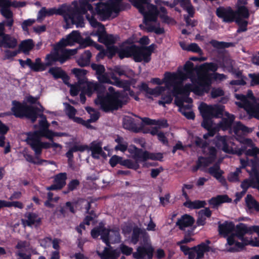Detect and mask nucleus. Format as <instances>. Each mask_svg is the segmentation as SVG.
<instances>
[{
  "label": "nucleus",
  "mask_w": 259,
  "mask_h": 259,
  "mask_svg": "<svg viewBox=\"0 0 259 259\" xmlns=\"http://www.w3.org/2000/svg\"><path fill=\"white\" fill-rule=\"evenodd\" d=\"M128 152L132 155L135 161L129 159H122L121 165L135 170L140 168L139 163L140 162H145L148 159L162 161L163 158L161 153H151L137 148L136 146L131 147L128 149Z\"/></svg>",
  "instance_id": "1"
},
{
  "label": "nucleus",
  "mask_w": 259,
  "mask_h": 259,
  "mask_svg": "<svg viewBox=\"0 0 259 259\" xmlns=\"http://www.w3.org/2000/svg\"><path fill=\"white\" fill-rule=\"evenodd\" d=\"M109 90V93L105 96H98L95 101L96 104L100 105L101 109L105 112L117 110L125 104L120 99L123 97L121 93L114 91L113 87H110Z\"/></svg>",
  "instance_id": "2"
},
{
  "label": "nucleus",
  "mask_w": 259,
  "mask_h": 259,
  "mask_svg": "<svg viewBox=\"0 0 259 259\" xmlns=\"http://www.w3.org/2000/svg\"><path fill=\"white\" fill-rule=\"evenodd\" d=\"M12 105V113L8 112L6 113L7 115L12 114L15 117L21 119L25 117L30 119L32 123H34L36 121L38 113L41 112L37 107L28 105L26 103H21L16 100L13 101Z\"/></svg>",
  "instance_id": "3"
},
{
  "label": "nucleus",
  "mask_w": 259,
  "mask_h": 259,
  "mask_svg": "<svg viewBox=\"0 0 259 259\" xmlns=\"http://www.w3.org/2000/svg\"><path fill=\"white\" fill-rule=\"evenodd\" d=\"M199 110L203 118L201 126L206 130H216L215 127L213 126L212 118L222 116L223 107L217 105H208L202 102L199 106Z\"/></svg>",
  "instance_id": "4"
},
{
  "label": "nucleus",
  "mask_w": 259,
  "mask_h": 259,
  "mask_svg": "<svg viewBox=\"0 0 259 259\" xmlns=\"http://www.w3.org/2000/svg\"><path fill=\"white\" fill-rule=\"evenodd\" d=\"M192 84L187 83L185 85L181 84L175 85L173 88V95H181L182 97L189 96L191 92L202 96L205 93L203 86L198 83V76L196 78H191Z\"/></svg>",
  "instance_id": "5"
},
{
  "label": "nucleus",
  "mask_w": 259,
  "mask_h": 259,
  "mask_svg": "<svg viewBox=\"0 0 259 259\" xmlns=\"http://www.w3.org/2000/svg\"><path fill=\"white\" fill-rule=\"evenodd\" d=\"M97 1L98 2L94 3L93 5L96 6L94 9L95 14L98 16L101 21L108 20L111 17L113 11L118 13L120 11L123 10V9L121 8V5H112L108 3L101 2L102 0Z\"/></svg>",
  "instance_id": "6"
},
{
  "label": "nucleus",
  "mask_w": 259,
  "mask_h": 259,
  "mask_svg": "<svg viewBox=\"0 0 259 259\" xmlns=\"http://www.w3.org/2000/svg\"><path fill=\"white\" fill-rule=\"evenodd\" d=\"M206 243L201 242L200 244L189 247L187 246H180V250L185 255H188V259H202L204 257V253L209 251L210 247L208 244L210 241H206Z\"/></svg>",
  "instance_id": "7"
},
{
  "label": "nucleus",
  "mask_w": 259,
  "mask_h": 259,
  "mask_svg": "<svg viewBox=\"0 0 259 259\" xmlns=\"http://www.w3.org/2000/svg\"><path fill=\"white\" fill-rule=\"evenodd\" d=\"M96 0H79V6L76 1H73L72 4L74 7L66 4V13H73L74 14L85 15L87 14V11H89L91 13H93L94 8L92 4Z\"/></svg>",
  "instance_id": "8"
},
{
  "label": "nucleus",
  "mask_w": 259,
  "mask_h": 259,
  "mask_svg": "<svg viewBox=\"0 0 259 259\" xmlns=\"http://www.w3.org/2000/svg\"><path fill=\"white\" fill-rule=\"evenodd\" d=\"M156 47L154 44L149 46H138L135 45L133 60L136 62L144 61L146 63H149Z\"/></svg>",
  "instance_id": "9"
},
{
  "label": "nucleus",
  "mask_w": 259,
  "mask_h": 259,
  "mask_svg": "<svg viewBox=\"0 0 259 259\" xmlns=\"http://www.w3.org/2000/svg\"><path fill=\"white\" fill-rule=\"evenodd\" d=\"M226 75L217 72L209 73L204 72L198 74V83L203 86L205 93H208L213 80H222L226 78Z\"/></svg>",
  "instance_id": "10"
},
{
  "label": "nucleus",
  "mask_w": 259,
  "mask_h": 259,
  "mask_svg": "<svg viewBox=\"0 0 259 259\" xmlns=\"http://www.w3.org/2000/svg\"><path fill=\"white\" fill-rule=\"evenodd\" d=\"M26 135L25 141L34 152L35 158L38 159L42 153L41 138L34 131L27 132Z\"/></svg>",
  "instance_id": "11"
},
{
  "label": "nucleus",
  "mask_w": 259,
  "mask_h": 259,
  "mask_svg": "<svg viewBox=\"0 0 259 259\" xmlns=\"http://www.w3.org/2000/svg\"><path fill=\"white\" fill-rule=\"evenodd\" d=\"M105 223L104 221H101L98 225L94 227L91 231V235L93 239H97L99 236H101V239L105 244L108 242V237L109 236L110 231L109 229L105 227Z\"/></svg>",
  "instance_id": "12"
},
{
  "label": "nucleus",
  "mask_w": 259,
  "mask_h": 259,
  "mask_svg": "<svg viewBox=\"0 0 259 259\" xmlns=\"http://www.w3.org/2000/svg\"><path fill=\"white\" fill-rule=\"evenodd\" d=\"M80 33L78 31L73 30L66 38H62L54 47V49L57 51L66 46H72L74 42L78 43Z\"/></svg>",
  "instance_id": "13"
},
{
  "label": "nucleus",
  "mask_w": 259,
  "mask_h": 259,
  "mask_svg": "<svg viewBox=\"0 0 259 259\" xmlns=\"http://www.w3.org/2000/svg\"><path fill=\"white\" fill-rule=\"evenodd\" d=\"M147 11L146 10L145 8L144 12L140 13L143 15V22L145 25H148V22H156L159 15V11L157 6L153 4H148L147 5Z\"/></svg>",
  "instance_id": "14"
},
{
  "label": "nucleus",
  "mask_w": 259,
  "mask_h": 259,
  "mask_svg": "<svg viewBox=\"0 0 259 259\" xmlns=\"http://www.w3.org/2000/svg\"><path fill=\"white\" fill-rule=\"evenodd\" d=\"M216 15L225 23H232L236 19L235 11L230 7H219L217 9Z\"/></svg>",
  "instance_id": "15"
},
{
  "label": "nucleus",
  "mask_w": 259,
  "mask_h": 259,
  "mask_svg": "<svg viewBox=\"0 0 259 259\" xmlns=\"http://www.w3.org/2000/svg\"><path fill=\"white\" fill-rule=\"evenodd\" d=\"M135 48V44H132L130 45V42L128 40H125L119 47V58L120 59H123L125 58H133Z\"/></svg>",
  "instance_id": "16"
},
{
  "label": "nucleus",
  "mask_w": 259,
  "mask_h": 259,
  "mask_svg": "<svg viewBox=\"0 0 259 259\" xmlns=\"http://www.w3.org/2000/svg\"><path fill=\"white\" fill-rule=\"evenodd\" d=\"M154 249L152 245L139 246L137 251L133 253V257L136 259H143L147 256V259H152Z\"/></svg>",
  "instance_id": "17"
},
{
  "label": "nucleus",
  "mask_w": 259,
  "mask_h": 259,
  "mask_svg": "<svg viewBox=\"0 0 259 259\" xmlns=\"http://www.w3.org/2000/svg\"><path fill=\"white\" fill-rule=\"evenodd\" d=\"M67 174L65 172H61L56 175L54 180V184L48 187L47 189L49 191L62 189L66 185Z\"/></svg>",
  "instance_id": "18"
},
{
  "label": "nucleus",
  "mask_w": 259,
  "mask_h": 259,
  "mask_svg": "<svg viewBox=\"0 0 259 259\" xmlns=\"http://www.w3.org/2000/svg\"><path fill=\"white\" fill-rule=\"evenodd\" d=\"M195 223L194 218L188 214H184L178 219L176 226L181 231H185L186 228L191 227Z\"/></svg>",
  "instance_id": "19"
},
{
  "label": "nucleus",
  "mask_w": 259,
  "mask_h": 259,
  "mask_svg": "<svg viewBox=\"0 0 259 259\" xmlns=\"http://www.w3.org/2000/svg\"><path fill=\"white\" fill-rule=\"evenodd\" d=\"M64 19L67 23L70 20L73 24L76 25V27H83L84 26L83 16L82 15L67 12L65 14Z\"/></svg>",
  "instance_id": "20"
},
{
  "label": "nucleus",
  "mask_w": 259,
  "mask_h": 259,
  "mask_svg": "<svg viewBox=\"0 0 259 259\" xmlns=\"http://www.w3.org/2000/svg\"><path fill=\"white\" fill-rule=\"evenodd\" d=\"M17 45V39L10 34H5L0 38V48L14 49Z\"/></svg>",
  "instance_id": "21"
},
{
  "label": "nucleus",
  "mask_w": 259,
  "mask_h": 259,
  "mask_svg": "<svg viewBox=\"0 0 259 259\" xmlns=\"http://www.w3.org/2000/svg\"><path fill=\"white\" fill-rule=\"evenodd\" d=\"M123 127L127 130L138 133L142 130V123L138 126L134 118L131 117L124 118L123 120Z\"/></svg>",
  "instance_id": "22"
},
{
  "label": "nucleus",
  "mask_w": 259,
  "mask_h": 259,
  "mask_svg": "<svg viewBox=\"0 0 259 259\" xmlns=\"http://www.w3.org/2000/svg\"><path fill=\"white\" fill-rule=\"evenodd\" d=\"M138 89L141 92H145L147 94L154 96H159L165 91L164 87L162 86H157L154 89H151L145 82H142L141 85H138Z\"/></svg>",
  "instance_id": "23"
},
{
  "label": "nucleus",
  "mask_w": 259,
  "mask_h": 259,
  "mask_svg": "<svg viewBox=\"0 0 259 259\" xmlns=\"http://www.w3.org/2000/svg\"><path fill=\"white\" fill-rule=\"evenodd\" d=\"M49 73L53 76L54 78L62 79L65 84H68L69 77L65 71L60 67H52L49 70Z\"/></svg>",
  "instance_id": "24"
},
{
  "label": "nucleus",
  "mask_w": 259,
  "mask_h": 259,
  "mask_svg": "<svg viewBox=\"0 0 259 259\" xmlns=\"http://www.w3.org/2000/svg\"><path fill=\"white\" fill-rule=\"evenodd\" d=\"M89 150L92 152V156L94 158H99V155L103 157L106 156V153L104 152L102 148V145L100 142L97 143L93 141L91 143V146L89 147Z\"/></svg>",
  "instance_id": "25"
},
{
  "label": "nucleus",
  "mask_w": 259,
  "mask_h": 259,
  "mask_svg": "<svg viewBox=\"0 0 259 259\" xmlns=\"http://www.w3.org/2000/svg\"><path fill=\"white\" fill-rule=\"evenodd\" d=\"M232 199L229 198L227 195H220L216 197H213L208 200V203L213 206V208H215L221 204L224 203H230L232 202Z\"/></svg>",
  "instance_id": "26"
},
{
  "label": "nucleus",
  "mask_w": 259,
  "mask_h": 259,
  "mask_svg": "<svg viewBox=\"0 0 259 259\" xmlns=\"http://www.w3.org/2000/svg\"><path fill=\"white\" fill-rule=\"evenodd\" d=\"M77 201H67L62 206L60 207L59 210L60 213L63 215V217H65L68 212H71L72 214H75L76 212V210L75 208V206L77 204Z\"/></svg>",
  "instance_id": "27"
},
{
  "label": "nucleus",
  "mask_w": 259,
  "mask_h": 259,
  "mask_svg": "<svg viewBox=\"0 0 259 259\" xmlns=\"http://www.w3.org/2000/svg\"><path fill=\"white\" fill-rule=\"evenodd\" d=\"M215 145L219 149H221L226 153H231L230 151V147L228 145L226 136H217Z\"/></svg>",
  "instance_id": "28"
},
{
  "label": "nucleus",
  "mask_w": 259,
  "mask_h": 259,
  "mask_svg": "<svg viewBox=\"0 0 259 259\" xmlns=\"http://www.w3.org/2000/svg\"><path fill=\"white\" fill-rule=\"evenodd\" d=\"M218 230L220 234L227 235L235 230V225L232 222L226 221L219 224Z\"/></svg>",
  "instance_id": "29"
},
{
  "label": "nucleus",
  "mask_w": 259,
  "mask_h": 259,
  "mask_svg": "<svg viewBox=\"0 0 259 259\" xmlns=\"http://www.w3.org/2000/svg\"><path fill=\"white\" fill-rule=\"evenodd\" d=\"M34 44L31 39H28L23 40L19 46L18 51L19 53L23 52L25 55H28L29 52L33 48Z\"/></svg>",
  "instance_id": "30"
},
{
  "label": "nucleus",
  "mask_w": 259,
  "mask_h": 259,
  "mask_svg": "<svg viewBox=\"0 0 259 259\" xmlns=\"http://www.w3.org/2000/svg\"><path fill=\"white\" fill-rule=\"evenodd\" d=\"M184 70L185 73H181L183 78H190L191 80V78H196L194 77V64L192 62L187 61L184 66Z\"/></svg>",
  "instance_id": "31"
},
{
  "label": "nucleus",
  "mask_w": 259,
  "mask_h": 259,
  "mask_svg": "<svg viewBox=\"0 0 259 259\" xmlns=\"http://www.w3.org/2000/svg\"><path fill=\"white\" fill-rule=\"evenodd\" d=\"M212 47L217 50H222L230 47H234L236 43L233 42L220 41L215 39H212L209 42Z\"/></svg>",
  "instance_id": "32"
},
{
  "label": "nucleus",
  "mask_w": 259,
  "mask_h": 259,
  "mask_svg": "<svg viewBox=\"0 0 259 259\" xmlns=\"http://www.w3.org/2000/svg\"><path fill=\"white\" fill-rule=\"evenodd\" d=\"M235 233L234 235L238 238V239H242L243 236L246 234H249V227H248L245 224L240 223L235 227Z\"/></svg>",
  "instance_id": "33"
},
{
  "label": "nucleus",
  "mask_w": 259,
  "mask_h": 259,
  "mask_svg": "<svg viewBox=\"0 0 259 259\" xmlns=\"http://www.w3.org/2000/svg\"><path fill=\"white\" fill-rule=\"evenodd\" d=\"M206 203L204 200H196L193 201L187 200L183 204L184 206L191 209H199L204 207Z\"/></svg>",
  "instance_id": "34"
},
{
  "label": "nucleus",
  "mask_w": 259,
  "mask_h": 259,
  "mask_svg": "<svg viewBox=\"0 0 259 259\" xmlns=\"http://www.w3.org/2000/svg\"><path fill=\"white\" fill-rule=\"evenodd\" d=\"M236 18L248 19L250 16L249 9L245 6H239L235 11Z\"/></svg>",
  "instance_id": "35"
},
{
  "label": "nucleus",
  "mask_w": 259,
  "mask_h": 259,
  "mask_svg": "<svg viewBox=\"0 0 259 259\" xmlns=\"http://www.w3.org/2000/svg\"><path fill=\"white\" fill-rule=\"evenodd\" d=\"M110 231L108 237V242L106 244L107 246H110V243H118L120 241V235L119 230L109 229Z\"/></svg>",
  "instance_id": "36"
},
{
  "label": "nucleus",
  "mask_w": 259,
  "mask_h": 259,
  "mask_svg": "<svg viewBox=\"0 0 259 259\" xmlns=\"http://www.w3.org/2000/svg\"><path fill=\"white\" fill-rule=\"evenodd\" d=\"M25 217L27 219L26 222L28 226H31L35 223L39 224L41 222V219L38 217L37 213L34 212H27L25 214Z\"/></svg>",
  "instance_id": "37"
},
{
  "label": "nucleus",
  "mask_w": 259,
  "mask_h": 259,
  "mask_svg": "<svg viewBox=\"0 0 259 259\" xmlns=\"http://www.w3.org/2000/svg\"><path fill=\"white\" fill-rule=\"evenodd\" d=\"M247 112L255 118H259V98L254 99V102L251 103Z\"/></svg>",
  "instance_id": "38"
},
{
  "label": "nucleus",
  "mask_w": 259,
  "mask_h": 259,
  "mask_svg": "<svg viewBox=\"0 0 259 259\" xmlns=\"http://www.w3.org/2000/svg\"><path fill=\"white\" fill-rule=\"evenodd\" d=\"M180 45L183 50L198 53L199 55H202L203 53L201 49L196 43H191L186 46L184 43L180 42Z\"/></svg>",
  "instance_id": "39"
},
{
  "label": "nucleus",
  "mask_w": 259,
  "mask_h": 259,
  "mask_svg": "<svg viewBox=\"0 0 259 259\" xmlns=\"http://www.w3.org/2000/svg\"><path fill=\"white\" fill-rule=\"evenodd\" d=\"M66 13V4H63L57 9L56 8L47 9V14L48 16H51L54 14L61 15L64 17Z\"/></svg>",
  "instance_id": "40"
},
{
  "label": "nucleus",
  "mask_w": 259,
  "mask_h": 259,
  "mask_svg": "<svg viewBox=\"0 0 259 259\" xmlns=\"http://www.w3.org/2000/svg\"><path fill=\"white\" fill-rule=\"evenodd\" d=\"M235 116L234 115L229 114L227 117L222 118L221 121L219 123V126L223 130H228L231 128Z\"/></svg>",
  "instance_id": "41"
},
{
  "label": "nucleus",
  "mask_w": 259,
  "mask_h": 259,
  "mask_svg": "<svg viewBox=\"0 0 259 259\" xmlns=\"http://www.w3.org/2000/svg\"><path fill=\"white\" fill-rule=\"evenodd\" d=\"M245 203L248 209H254L256 211H259V203L250 194L247 195L245 198Z\"/></svg>",
  "instance_id": "42"
},
{
  "label": "nucleus",
  "mask_w": 259,
  "mask_h": 259,
  "mask_svg": "<svg viewBox=\"0 0 259 259\" xmlns=\"http://www.w3.org/2000/svg\"><path fill=\"white\" fill-rule=\"evenodd\" d=\"M41 138L45 137L48 139L50 141H53V137L59 136L60 134L57 132H54L48 128L44 130V131H34Z\"/></svg>",
  "instance_id": "43"
},
{
  "label": "nucleus",
  "mask_w": 259,
  "mask_h": 259,
  "mask_svg": "<svg viewBox=\"0 0 259 259\" xmlns=\"http://www.w3.org/2000/svg\"><path fill=\"white\" fill-rule=\"evenodd\" d=\"M180 6L184 10L187 11L190 17H194L195 10L190 0H181Z\"/></svg>",
  "instance_id": "44"
},
{
  "label": "nucleus",
  "mask_w": 259,
  "mask_h": 259,
  "mask_svg": "<svg viewBox=\"0 0 259 259\" xmlns=\"http://www.w3.org/2000/svg\"><path fill=\"white\" fill-rule=\"evenodd\" d=\"M208 172L217 180L223 176L224 171L220 169V165L215 163L208 169Z\"/></svg>",
  "instance_id": "45"
},
{
  "label": "nucleus",
  "mask_w": 259,
  "mask_h": 259,
  "mask_svg": "<svg viewBox=\"0 0 259 259\" xmlns=\"http://www.w3.org/2000/svg\"><path fill=\"white\" fill-rule=\"evenodd\" d=\"M47 69L45 63L41 62V58H37L35 59L34 62L32 63L31 70L34 72H41Z\"/></svg>",
  "instance_id": "46"
},
{
  "label": "nucleus",
  "mask_w": 259,
  "mask_h": 259,
  "mask_svg": "<svg viewBox=\"0 0 259 259\" xmlns=\"http://www.w3.org/2000/svg\"><path fill=\"white\" fill-rule=\"evenodd\" d=\"M14 206L15 207L22 209L24 205L23 203L19 201H7L4 200H0V209L3 207H11Z\"/></svg>",
  "instance_id": "47"
},
{
  "label": "nucleus",
  "mask_w": 259,
  "mask_h": 259,
  "mask_svg": "<svg viewBox=\"0 0 259 259\" xmlns=\"http://www.w3.org/2000/svg\"><path fill=\"white\" fill-rule=\"evenodd\" d=\"M55 50V52H52L46 55L45 57V60L46 61L45 65L46 67L51 66L53 65V63L58 62L57 56H58V51Z\"/></svg>",
  "instance_id": "48"
},
{
  "label": "nucleus",
  "mask_w": 259,
  "mask_h": 259,
  "mask_svg": "<svg viewBox=\"0 0 259 259\" xmlns=\"http://www.w3.org/2000/svg\"><path fill=\"white\" fill-rule=\"evenodd\" d=\"M92 14L91 15L88 14L86 15L85 17L86 19L89 22L90 25L92 27L94 28H101L104 27V26L100 22H99L97 19L95 18V16L96 15L95 11L94 10L93 13H91Z\"/></svg>",
  "instance_id": "49"
},
{
  "label": "nucleus",
  "mask_w": 259,
  "mask_h": 259,
  "mask_svg": "<svg viewBox=\"0 0 259 259\" xmlns=\"http://www.w3.org/2000/svg\"><path fill=\"white\" fill-rule=\"evenodd\" d=\"M133 5L137 8L140 13H143L145 7L144 5L148 4V0H130Z\"/></svg>",
  "instance_id": "50"
},
{
  "label": "nucleus",
  "mask_w": 259,
  "mask_h": 259,
  "mask_svg": "<svg viewBox=\"0 0 259 259\" xmlns=\"http://www.w3.org/2000/svg\"><path fill=\"white\" fill-rule=\"evenodd\" d=\"M240 187H241L242 190H245L246 192L249 187L257 189V185L256 184H255V181H254L253 180L249 179L244 180L242 182Z\"/></svg>",
  "instance_id": "51"
},
{
  "label": "nucleus",
  "mask_w": 259,
  "mask_h": 259,
  "mask_svg": "<svg viewBox=\"0 0 259 259\" xmlns=\"http://www.w3.org/2000/svg\"><path fill=\"white\" fill-rule=\"evenodd\" d=\"M235 22L238 25V28L237 30L238 33L246 31L247 29L248 21L243 20L240 18H236Z\"/></svg>",
  "instance_id": "52"
},
{
  "label": "nucleus",
  "mask_w": 259,
  "mask_h": 259,
  "mask_svg": "<svg viewBox=\"0 0 259 259\" xmlns=\"http://www.w3.org/2000/svg\"><path fill=\"white\" fill-rule=\"evenodd\" d=\"M159 17L162 20V22L165 23L169 24L171 19L167 16V11L166 9L164 7H160L159 8Z\"/></svg>",
  "instance_id": "53"
},
{
  "label": "nucleus",
  "mask_w": 259,
  "mask_h": 259,
  "mask_svg": "<svg viewBox=\"0 0 259 259\" xmlns=\"http://www.w3.org/2000/svg\"><path fill=\"white\" fill-rule=\"evenodd\" d=\"M106 34L105 27L98 28L96 32V35L98 37V41L105 45Z\"/></svg>",
  "instance_id": "54"
},
{
  "label": "nucleus",
  "mask_w": 259,
  "mask_h": 259,
  "mask_svg": "<svg viewBox=\"0 0 259 259\" xmlns=\"http://www.w3.org/2000/svg\"><path fill=\"white\" fill-rule=\"evenodd\" d=\"M94 43V41L91 37H87L85 38H83L80 35V38H79L78 44L79 45V48H85L93 45Z\"/></svg>",
  "instance_id": "55"
},
{
  "label": "nucleus",
  "mask_w": 259,
  "mask_h": 259,
  "mask_svg": "<svg viewBox=\"0 0 259 259\" xmlns=\"http://www.w3.org/2000/svg\"><path fill=\"white\" fill-rule=\"evenodd\" d=\"M142 233L141 229L138 227H135L133 230V233L131 236V241L134 244H136L139 240L140 235Z\"/></svg>",
  "instance_id": "56"
},
{
  "label": "nucleus",
  "mask_w": 259,
  "mask_h": 259,
  "mask_svg": "<svg viewBox=\"0 0 259 259\" xmlns=\"http://www.w3.org/2000/svg\"><path fill=\"white\" fill-rule=\"evenodd\" d=\"M161 100L158 101V104L160 105L164 106L165 104H170L172 101V95L171 92H168L166 95H162Z\"/></svg>",
  "instance_id": "57"
},
{
  "label": "nucleus",
  "mask_w": 259,
  "mask_h": 259,
  "mask_svg": "<svg viewBox=\"0 0 259 259\" xmlns=\"http://www.w3.org/2000/svg\"><path fill=\"white\" fill-rule=\"evenodd\" d=\"M246 171L251 178L250 180L255 181V184L257 185V189L259 191V169H251L250 170L246 169Z\"/></svg>",
  "instance_id": "58"
},
{
  "label": "nucleus",
  "mask_w": 259,
  "mask_h": 259,
  "mask_svg": "<svg viewBox=\"0 0 259 259\" xmlns=\"http://www.w3.org/2000/svg\"><path fill=\"white\" fill-rule=\"evenodd\" d=\"M38 116L41 118V120L39 121V130L37 131H44L49 127L50 124L48 123L46 116L42 113L39 114Z\"/></svg>",
  "instance_id": "59"
},
{
  "label": "nucleus",
  "mask_w": 259,
  "mask_h": 259,
  "mask_svg": "<svg viewBox=\"0 0 259 259\" xmlns=\"http://www.w3.org/2000/svg\"><path fill=\"white\" fill-rule=\"evenodd\" d=\"M236 98L243 103L244 109L247 111L251 104L247 97L242 94H236Z\"/></svg>",
  "instance_id": "60"
},
{
  "label": "nucleus",
  "mask_w": 259,
  "mask_h": 259,
  "mask_svg": "<svg viewBox=\"0 0 259 259\" xmlns=\"http://www.w3.org/2000/svg\"><path fill=\"white\" fill-rule=\"evenodd\" d=\"M80 184L79 181L77 179L72 180L67 185V190L64 191L65 194H67L70 191H73L77 189Z\"/></svg>",
  "instance_id": "61"
},
{
  "label": "nucleus",
  "mask_w": 259,
  "mask_h": 259,
  "mask_svg": "<svg viewBox=\"0 0 259 259\" xmlns=\"http://www.w3.org/2000/svg\"><path fill=\"white\" fill-rule=\"evenodd\" d=\"M24 156L28 162L34 164L41 165L44 162H48L47 160L41 159L39 158L38 159H37L38 160L37 161H35L34 159L33 156L29 154H26L24 155Z\"/></svg>",
  "instance_id": "62"
},
{
  "label": "nucleus",
  "mask_w": 259,
  "mask_h": 259,
  "mask_svg": "<svg viewBox=\"0 0 259 259\" xmlns=\"http://www.w3.org/2000/svg\"><path fill=\"white\" fill-rule=\"evenodd\" d=\"M57 59L58 62H59L61 64H62L68 60L70 58L65 49H62L60 53L58 52Z\"/></svg>",
  "instance_id": "63"
},
{
  "label": "nucleus",
  "mask_w": 259,
  "mask_h": 259,
  "mask_svg": "<svg viewBox=\"0 0 259 259\" xmlns=\"http://www.w3.org/2000/svg\"><path fill=\"white\" fill-rule=\"evenodd\" d=\"M91 67L93 70L96 71L97 76L105 72V68L103 65L92 63Z\"/></svg>",
  "instance_id": "64"
}]
</instances>
